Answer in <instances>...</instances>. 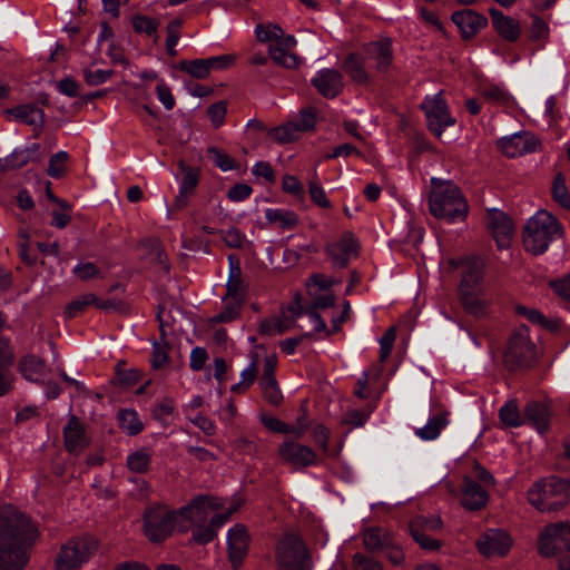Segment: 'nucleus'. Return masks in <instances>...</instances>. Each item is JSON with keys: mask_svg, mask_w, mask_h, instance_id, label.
I'll return each instance as SVG.
<instances>
[{"mask_svg": "<svg viewBox=\"0 0 570 570\" xmlns=\"http://www.w3.org/2000/svg\"><path fill=\"white\" fill-rule=\"evenodd\" d=\"M65 448L68 453L79 455L89 446V439L86 435L83 424L76 415H70L67 425L63 428Z\"/></svg>", "mask_w": 570, "mask_h": 570, "instance_id": "20", "label": "nucleus"}, {"mask_svg": "<svg viewBox=\"0 0 570 570\" xmlns=\"http://www.w3.org/2000/svg\"><path fill=\"white\" fill-rule=\"evenodd\" d=\"M325 253L334 267L344 268L352 257L357 256L356 239L352 233L345 232L338 240L326 245Z\"/></svg>", "mask_w": 570, "mask_h": 570, "instance_id": "14", "label": "nucleus"}, {"mask_svg": "<svg viewBox=\"0 0 570 570\" xmlns=\"http://www.w3.org/2000/svg\"><path fill=\"white\" fill-rule=\"evenodd\" d=\"M395 337H396L395 328L390 327L384 333V335L380 338V345H381L380 362L381 363H384L389 358V356L392 352L394 342H395Z\"/></svg>", "mask_w": 570, "mask_h": 570, "instance_id": "58", "label": "nucleus"}, {"mask_svg": "<svg viewBox=\"0 0 570 570\" xmlns=\"http://www.w3.org/2000/svg\"><path fill=\"white\" fill-rule=\"evenodd\" d=\"M269 58L278 66L294 69L299 65V58L287 49L282 48L279 43H272L268 47Z\"/></svg>", "mask_w": 570, "mask_h": 570, "instance_id": "35", "label": "nucleus"}, {"mask_svg": "<svg viewBox=\"0 0 570 570\" xmlns=\"http://www.w3.org/2000/svg\"><path fill=\"white\" fill-rule=\"evenodd\" d=\"M279 456L296 468H306L317 462L316 453L307 445L286 441L278 448Z\"/></svg>", "mask_w": 570, "mask_h": 570, "instance_id": "19", "label": "nucleus"}, {"mask_svg": "<svg viewBox=\"0 0 570 570\" xmlns=\"http://www.w3.org/2000/svg\"><path fill=\"white\" fill-rule=\"evenodd\" d=\"M540 145V140L530 132H518L498 140V147L510 158L534 153Z\"/></svg>", "mask_w": 570, "mask_h": 570, "instance_id": "13", "label": "nucleus"}, {"mask_svg": "<svg viewBox=\"0 0 570 570\" xmlns=\"http://www.w3.org/2000/svg\"><path fill=\"white\" fill-rule=\"evenodd\" d=\"M283 29L279 24L276 23H258L255 28V36L257 41L259 42H271L278 41V38H282Z\"/></svg>", "mask_w": 570, "mask_h": 570, "instance_id": "44", "label": "nucleus"}, {"mask_svg": "<svg viewBox=\"0 0 570 570\" xmlns=\"http://www.w3.org/2000/svg\"><path fill=\"white\" fill-rule=\"evenodd\" d=\"M178 67L196 79H206L210 73L206 59L183 60Z\"/></svg>", "mask_w": 570, "mask_h": 570, "instance_id": "41", "label": "nucleus"}, {"mask_svg": "<svg viewBox=\"0 0 570 570\" xmlns=\"http://www.w3.org/2000/svg\"><path fill=\"white\" fill-rule=\"evenodd\" d=\"M538 550L543 557L559 556V569L570 570V522L547 525L540 534Z\"/></svg>", "mask_w": 570, "mask_h": 570, "instance_id": "6", "label": "nucleus"}, {"mask_svg": "<svg viewBox=\"0 0 570 570\" xmlns=\"http://www.w3.org/2000/svg\"><path fill=\"white\" fill-rule=\"evenodd\" d=\"M294 326V318H289V316L286 315V311L283 309L281 316L263 320L259 324L258 333L261 335L273 336L275 334H283Z\"/></svg>", "mask_w": 570, "mask_h": 570, "instance_id": "31", "label": "nucleus"}, {"mask_svg": "<svg viewBox=\"0 0 570 570\" xmlns=\"http://www.w3.org/2000/svg\"><path fill=\"white\" fill-rule=\"evenodd\" d=\"M492 26L498 35L509 42H515L521 36V26L515 19L505 16L502 11L490 8Z\"/></svg>", "mask_w": 570, "mask_h": 570, "instance_id": "24", "label": "nucleus"}, {"mask_svg": "<svg viewBox=\"0 0 570 570\" xmlns=\"http://www.w3.org/2000/svg\"><path fill=\"white\" fill-rule=\"evenodd\" d=\"M218 508L219 505L215 502V498L200 494L193 499L189 504L177 510V512L179 519H184L197 527L205 524L209 513Z\"/></svg>", "mask_w": 570, "mask_h": 570, "instance_id": "11", "label": "nucleus"}, {"mask_svg": "<svg viewBox=\"0 0 570 570\" xmlns=\"http://www.w3.org/2000/svg\"><path fill=\"white\" fill-rule=\"evenodd\" d=\"M150 464V455L144 450H138L127 458V466L135 473L147 472Z\"/></svg>", "mask_w": 570, "mask_h": 570, "instance_id": "47", "label": "nucleus"}, {"mask_svg": "<svg viewBox=\"0 0 570 570\" xmlns=\"http://www.w3.org/2000/svg\"><path fill=\"white\" fill-rule=\"evenodd\" d=\"M448 424V412H442L433 417L429 419L426 424L423 428L416 430V435L422 440H434L436 439L442 429H444Z\"/></svg>", "mask_w": 570, "mask_h": 570, "instance_id": "34", "label": "nucleus"}, {"mask_svg": "<svg viewBox=\"0 0 570 570\" xmlns=\"http://www.w3.org/2000/svg\"><path fill=\"white\" fill-rule=\"evenodd\" d=\"M265 216L271 225L283 230H293L298 225V216L292 210L268 208Z\"/></svg>", "mask_w": 570, "mask_h": 570, "instance_id": "32", "label": "nucleus"}, {"mask_svg": "<svg viewBox=\"0 0 570 570\" xmlns=\"http://www.w3.org/2000/svg\"><path fill=\"white\" fill-rule=\"evenodd\" d=\"M68 158L69 155L67 151H58L57 154L52 155L49 159L47 174L52 178L62 177L67 171L65 164L68 160Z\"/></svg>", "mask_w": 570, "mask_h": 570, "instance_id": "49", "label": "nucleus"}, {"mask_svg": "<svg viewBox=\"0 0 570 570\" xmlns=\"http://www.w3.org/2000/svg\"><path fill=\"white\" fill-rule=\"evenodd\" d=\"M365 58L362 53L351 52L343 62V70L358 85H367L370 75L365 69Z\"/></svg>", "mask_w": 570, "mask_h": 570, "instance_id": "30", "label": "nucleus"}, {"mask_svg": "<svg viewBox=\"0 0 570 570\" xmlns=\"http://www.w3.org/2000/svg\"><path fill=\"white\" fill-rule=\"evenodd\" d=\"M169 350H170V344L153 342V351H151L150 362H151V367L154 370H159L168 363Z\"/></svg>", "mask_w": 570, "mask_h": 570, "instance_id": "53", "label": "nucleus"}, {"mask_svg": "<svg viewBox=\"0 0 570 570\" xmlns=\"http://www.w3.org/2000/svg\"><path fill=\"white\" fill-rule=\"evenodd\" d=\"M317 92L327 99L337 97L344 87L343 75L335 69H322L311 80Z\"/></svg>", "mask_w": 570, "mask_h": 570, "instance_id": "21", "label": "nucleus"}, {"mask_svg": "<svg viewBox=\"0 0 570 570\" xmlns=\"http://www.w3.org/2000/svg\"><path fill=\"white\" fill-rule=\"evenodd\" d=\"M257 375V362L256 358L252 361L247 368H245L240 376L242 381L234 384L230 391L234 393H244L255 381Z\"/></svg>", "mask_w": 570, "mask_h": 570, "instance_id": "50", "label": "nucleus"}, {"mask_svg": "<svg viewBox=\"0 0 570 570\" xmlns=\"http://www.w3.org/2000/svg\"><path fill=\"white\" fill-rule=\"evenodd\" d=\"M429 130L440 138L446 127L455 125V118L451 116L450 108L442 96V91L433 97H426L421 104Z\"/></svg>", "mask_w": 570, "mask_h": 570, "instance_id": "9", "label": "nucleus"}, {"mask_svg": "<svg viewBox=\"0 0 570 570\" xmlns=\"http://www.w3.org/2000/svg\"><path fill=\"white\" fill-rule=\"evenodd\" d=\"M94 302H96V295L88 293L82 295L81 297L70 302L66 308V314L68 317H77L80 315L85 309L91 305Z\"/></svg>", "mask_w": 570, "mask_h": 570, "instance_id": "52", "label": "nucleus"}, {"mask_svg": "<svg viewBox=\"0 0 570 570\" xmlns=\"http://www.w3.org/2000/svg\"><path fill=\"white\" fill-rule=\"evenodd\" d=\"M489 500L487 491L473 479L465 476L462 484L463 508L470 511H479L485 507Z\"/></svg>", "mask_w": 570, "mask_h": 570, "instance_id": "25", "label": "nucleus"}, {"mask_svg": "<svg viewBox=\"0 0 570 570\" xmlns=\"http://www.w3.org/2000/svg\"><path fill=\"white\" fill-rule=\"evenodd\" d=\"M226 302L223 311L216 316L218 322L227 323L235 320L239 315L242 303L244 299L224 298Z\"/></svg>", "mask_w": 570, "mask_h": 570, "instance_id": "55", "label": "nucleus"}, {"mask_svg": "<svg viewBox=\"0 0 570 570\" xmlns=\"http://www.w3.org/2000/svg\"><path fill=\"white\" fill-rule=\"evenodd\" d=\"M118 421L120 428L126 431L129 435H136L141 432L142 423L138 419L136 411L134 410H121L118 413Z\"/></svg>", "mask_w": 570, "mask_h": 570, "instance_id": "39", "label": "nucleus"}, {"mask_svg": "<svg viewBox=\"0 0 570 570\" xmlns=\"http://www.w3.org/2000/svg\"><path fill=\"white\" fill-rule=\"evenodd\" d=\"M283 191L291 194L295 197L303 198L304 187L303 184L293 175H285L282 180Z\"/></svg>", "mask_w": 570, "mask_h": 570, "instance_id": "61", "label": "nucleus"}, {"mask_svg": "<svg viewBox=\"0 0 570 570\" xmlns=\"http://www.w3.org/2000/svg\"><path fill=\"white\" fill-rule=\"evenodd\" d=\"M259 386L263 391V395H264L265 400L269 404H272L274 406H278L282 403L283 395L281 393L277 382L259 384Z\"/></svg>", "mask_w": 570, "mask_h": 570, "instance_id": "62", "label": "nucleus"}, {"mask_svg": "<svg viewBox=\"0 0 570 570\" xmlns=\"http://www.w3.org/2000/svg\"><path fill=\"white\" fill-rule=\"evenodd\" d=\"M528 501L541 512L558 511L570 500V482L556 475L535 481L528 490Z\"/></svg>", "mask_w": 570, "mask_h": 570, "instance_id": "3", "label": "nucleus"}, {"mask_svg": "<svg viewBox=\"0 0 570 570\" xmlns=\"http://www.w3.org/2000/svg\"><path fill=\"white\" fill-rule=\"evenodd\" d=\"M515 313L518 315L524 316L528 321L533 324H539L544 328L552 330V322L546 318V316L538 309L528 308L523 305L515 306Z\"/></svg>", "mask_w": 570, "mask_h": 570, "instance_id": "51", "label": "nucleus"}, {"mask_svg": "<svg viewBox=\"0 0 570 570\" xmlns=\"http://www.w3.org/2000/svg\"><path fill=\"white\" fill-rule=\"evenodd\" d=\"M353 563L356 570H382L379 561L358 552L353 556Z\"/></svg>", "mask_w": 570, "mask_h": 570, "instance_id": "64", "label": "nucleus"}, {"mask_svg": "<svg viewBox=\"0 0 570 570\" xmlns=\"http://www.w3.org/2000/svg\"><path fill=\"white\" fill-rule=\"evenodd\" d=\"M39 149H40L39 144H32L31 146H29L24 149L14 150L7 158V164L11 168H21L24 165H27L29 161H32L37 158Z\"/></svg>", "mask_w": 570, "mask_h": 570, "instance_id": "37", "label": "nucleus"}, {"mask_svg": "<svg viewBox=\"0 0 570 570\" xmlns=\"http://www.w3.org/2000/svg\"><path fill=\"white\" fill-rule=\"evenodd\" d=\"M460 302L464 311L474 316L482 317L487 314L490 301L483 297L482 289L459 292Z\"/></svg>", "mask_w": 570, "mask_h": 570, "instance_id": "29", "label": "nucleus"}, {"mask_svg": "<svg viewBox=\"0 0 570 570\" xmlns=\"http://www.w3.org/2000/svg\"><path fill=\"white\" fill-rule=\"evenodd\" d=\"M208 67L212 70H224L235 65L236 55L227 53L216 57H209L206 59Z\"/></svg>", "mask_w": 570, "mask_h": 570, "instance_id": "63", "label": "nucleus"}, {"mask_svg": "<svg viewBox=\"0 0 570 570\" xmlns=\"http://www.w3.org/2000/svg\"><path fill=\"white\" fill-rule=\"evenodd\" d=\"M458 266L462 267L459 292L482 289L481 281L483 278L485 263L481 257H464L459 262Z\"/></svg>", "mask_w": 570, "mask_h": 570, "instance_id": "18", "label": "nucleus"}, {"mask_svg": "<svg viewBox=\"0 0 570 570\" xmlns=\"http://www.w3.org/2000/svg\"><path fill=\"white\" fill-rule=\"evenodd\" d=\"M229 276L226 284V298L244 299L246 295V285L242 277L239 258L236 255H229Z\"/></svg>", "mask_w": 570, "mask_h": 570, "instance_id": "27", "label": "nucleus"}, {"mask_svg": "<svg viewBox=\"0 0 570 570\" xmlns=\"http://www.w3.org/2000/svg\"><path fill=\"white\" fill-rule=\"evenodd\" d=\"M96 544L87 540H70L63 546L56 561L57 570H71L86 562L94 551Z\"/></svg>", "mask_w": 570, "mask_h": 570, "instance_id": "10", "label": "nucleus"}, {"mask_svg": "<svg viewBox=\"0 0 570 570\" xmlns=\"http://www.w3.org/2000/svg\"><path fill=\"white\" fill-rule=\"evenodd\" d=\"M159 22L147 16H136L132 18V28L138 33L153 36L156 33Z\"/></svg>", "mask_w": 570, "mask_h": 570, "instance_id": "56", "label": "nucleus"}, {"mask_svg": "<svg viewBox=\"0 0 570 570\" xmlns=\"http://www.w3.org/2000/svg\"><path fill=\"white\" fill-rule=\"evenodd\" d=\"M114 75V70L98 69V70H83V78L89 86H98L106 82Z\"/></svg>", "mask_w": 570, "mask_h": 570, "instance_id": "59", "label": "nucleus"}, {"mask_svg": "<svg viewBox=\"0 0 570 570\" xmlns=\"http://www.w3.org/2000/svg\"><path fill=\"white\" fill-rule=\"evenodd\" d=\"M276 559L282 570H311L312 559L303 539L295 533H286L278 541Z\"/></svg>", "mask_w": 570, "mask_h": 570, "instance_id": "8", "label": "nucleus"}, {"mask_svg": "<svg viewBox=\"0 0 570 570\" xmlns=\"http://www.w3.org/2000/svg\"><path fill=\"white\" fill-rule=\"evenodd\" d=\"M531 18L532 22L529 28V39L534 42H547L550 33L548 22L537 14H532Z\"/></svg>", "mask_w": 570, "mask_h": 570, "instance_id": "45", "label": "nucleus"}, {"mask_svg": "<svg viewBox=\"0 0 570 570\" xmlns=\"http://www.w3.org/2000/svg\"><path fill=\"white\" fill-rule=\"evenodd\" d=\"M13 353L8 340L0 337V396L11 390V382L4 371L12 364Z\"/></svg>", "mask_w": 570, "mask_h": 570, "instance_id": "33", "label": "nucleus"}, {"mask_svg": "<svg viewBox=\"0 0 570 570\" xmlns=\"http://www.w3.org/2000/svg\"><path fill=\"white\" fill-rule=\"evenodd\" d=\"M524 424H530L540 433L549 430L551 403L549 401H530L523 409Z\"/></svg>", "mask_w": 570, "mask_h": 570, "instance_id": "23", "label": "nucleus"}, {"mask_svg": "<svg viewBox=\"0 0 570 570\" xmlns=\"http://www.w3.org/2000/svg\"><path fill=\"white\" fill-rule=\"evenodd\" d=\"M499 417L503 424L517 428L524 424V415L520 414L515 400L508 401L499 411Z\"/></svg>", "mask_w": 570, "mask_h": 570, "instance_id": "36", "label": "nucleus"}, {"mask_svg": "<svg viewBox=\"0 0 570 570\" xmlns=\"http://www.w3.org/2000/svg\"><path fill=\"white\" fill-rule=\"evenodd\" d=\"M249 534L245 525L235 524L227 534L228 560L233 569H238L248 553Z\"/></svg>", "mask_w": 570, "mask_h": 570, "instance_id": "15", "label": "nucleus"}, {"mask_svg": "<svg viewBox=\"0 0 570 570\" xmlns=\"http://www.w3.org/2000/svg\"><path fill=\"white\" fill-rule=\"evenodd\" d=\"M476 547L485 557H503L511 548V538L501 530H491L478 541Z\"/></svg>", "mask_w": 570, "mask_h": 570, "instance_id": "22", "label": "nucleus"}, {"mask_svg": "<svg viewBox=\"0 0 570 570\" xmlns=\"http://www.w3.org/2000/svg\"><path fill=\"white\" fill-rule=\"evenodd\" d=\"M301 131L294 121H289L269 130V136L279 144H288L298 139Z\"/></svg>", "mask_w": 570, "mask_h": 570, "instance_id": "38", "label": "nucleus"}, {"mask_svg": "<svg viewBox=\"0 0 570 570\" xmlns=\"http://www.w3.org/2000/svg\"><path fill=\"white\" fill-rule=\"evenodd\" d=\"M178 166L184 174L180 180L179 189L194 194V190L199 181V170L186 165L184 160H180Z\"/></svg>", "mask_w": 570, "mask_h": 570, "instance_id": "43", "label": "nucleus"}, {"mask_svg": "<svg viewBox=\"0 0 570 570\" xmlns=\"http://www.w3.org/2000/svg\"><path fill=\"white\" fill-rule=\"evenodd\" d=\"M432 189L429 208L436 218L448 222L464 220L469 214V205L461 189L452 180L431 179Z\"/></svg>", "mask_w": 570, "mask_h": 570, "instance_id": "2", "label": "nucleus"}, {"mask_svg": "<svg viewBox=\"0 0 570 570\" xmlns=\"http://www.w3.org/2000/svg\"><path fill=\"white\" fill-rule=\"evenodd\" d=\"M364 547L370 551H376L387 547V538L382 534L380 528H371L363 537Z\"/></svg>", "mask_w": 570, "mask_h": 570, "instance_id": "46", "label": "nucleus"}, {"mask_svg": "<svg viewBox=\"0 0 570 570\" xmlns=\"http://www.w3.org/2000/svg\"><path fill=\"white\" fill-rule=\"evenodd\" d=\"M18 371L26 380L41 383L46 372L49 370L43 358L28 354L19 360Z\"/></svg>", "mask_w": 570, "mask_h": 570, "instance_id": "28", "label": "nucleus"}, {"mask_svg": "<svg viewBox=\"0 0 570 570\" xmlns=\"http://www.w3.org/2000/svg\"><path fill=\"white\" fill-rule=\"evenodd\" d=\"M39 531L32 520L11 504L0 505V570H23Z\"/></svg>", "mask_w": 570, "mask_h": 570, "instance_id": "1", "label": "nucleus"}, {"mask_svg": "<svg viewBox=\"0 0 570 570\" xmlns=\"http://www.w3.org/2000/svg\"><path fill=\"white\" fill-rule=\"evenodd\" d=\"M6 114L11 115L17 121L41 130L46 122L45 111L35 104H23L7 109Z\"/></svg>", "mask_w": 570, "mask_h": 570, "instance_id": "26", "label": "nucleus"}, {"mask_svg": "<svg viewBox=\"0 0 570 570\" xmlns=\"http://www.w3.org/2000/svg\"><path fill=\"white\" fill-rule=\"evenodd\" d=\"M488 227L500 249H504L510 246L513 235V222L504 212L495 208L489 209Z\"/></svg>", "mask_w": 570, "mask_h": 570, "instance_id": "17", "label": "nucleus"}, {"mask_svg": "<svg viewBox=\"0 0 570 570\" xmlns=\"http://www.w3.org/2000/svg\"><path fill=\"white\" fill-rule=\"evenodd\" d=\"M552 198L562 208H570V195L566 185V178L562 173H558L552 181Z\"/></svg>", "mask_w": 570, "mask_h": 570, "instance_id": "40", "label": "nucleus"}, {"mask_svg": "<svg viewBox=\"0 0 570 570\" xmlns=\"http://www.w3.org/2000/svg\"><path fill=\"white\" fill-rule=\"evenodd\" d=\"M175 528L186 532L187 525L179 523L178 512L169 511L165 507L154 505L145 509L144 532L153 543H160L171 535Z\"/></svg>", "mask_w": 570, "mask_h": 570, "instance_id": "7", "label": "nucleus"}, {"mask_svg": "<svg viewBox=\"0 0 570 570\" xmlns=\"http://www.w3.org/2000/svg\"><path fill=\"white\" fill-rule=\"evenodd\" d=\"M308 191H309L311 199L317 206H320L322 208L331 207V202L328 200V198L325 194V190L318 183H316L315 180H311L308 183Z\"/></svg>", "mask_w": 570, "mask_h": 570, "instance_id": "57", "label": "nucleus"}, {"mask_svg": "<svg viewBox=\"0 0 570 570\" xmlns=\"http://www.w3.org/2000/svg\"><path fill=\"white\" fill-rule=\"evenodd\" d=\"M124 361H120L116 365V381L119 385L131 387L136 385L142 377V374L137 368H124Z\"/></svg>", "mask_w": 570, "mask_h": 570, "instance_id": "42", "label": "nucleus"}, {"mask_svg": "<svg viewBox=\"0 0 570 570\" xmlns=\"http://www.w3.org/2000/svg\"><path fill=\"white\" fill-rule=\"evenodd\" d=\"M562 232V226L554 216L547 210H539L524 226L523 246L533 255L543 254L556 237H561Z\"/></svg>", "mask_w": 570, "mask_h": 570, "instance_id": "4", "label": "nucleus"}, {"mask_svg": "<svg viewBox=\"0 0 570 570\" xmlns=\"http://www.w3.org/2000/svg\"><path fill=\"white\" fill-rule=\"evenodd\" d=\"M529 332L527 325H520L510 335L503 353V363L509 371L530 368L534 364L538 351Z\"/></svg>", "mask_w": 570, "mask_h": 570, "instance_id": "5", "label": "nucleus"}, {"mask_svg": "<svg viewBox=\"0 0 570 570\" xmlns=\"http://www.w3.org/2000/svg\"><path fill=\"white\" fill-rule=\"evenodd\" d=\"M207 153L212 157L214 164L223 171L236 168L235 160L222 149L217 147H209Z\"/></svg>", "mask_w": 570, "mask_h": 570, "instance_id": "54", "label": "nucleus"}, {"mask_svg": "<svg viewBox=\"0 0 570 570\" xmlns=\"http://www.w3.org/2000/svg\"><path fill=\"white\" fill-rule=\"evenodd\" d=\"M451 20L458 27L461 37L464 40L474 38L482 29L488 26L487 17L472 9L454 11L451 14Z\"/></svg>", "mask_w": 570, "mask_h": 570, "instance_id": "16", "label": "nucleus"}, {"mask_svg": "<svg viewBox=\"0 0 570 570\" xmlns=\"http://www.w3.org/2000/svg\"><path fill=\"white\" fill-rule=\"evenodd\" d=\"M365 61H372L379 73H385L393 63L392 41L389 38L368 42L363 47Z\"/></svg>", "mask_w": 570, "mask_h": 570, "instance_id": "12", "label": "nucleus"}, {"mask_svg": "<svg viewBox=\"0 0 570 570\" xmlns=\"http://www.w3.org/2000/svg\"><path fill=\"white\" fill-rule=\"evenodd\" d=\"M294 124L296 125V127H298V130L301 132H306L314 129L316 124L315 109L312 107L303 109L301 111L299 119L297 121H294Z\"/></svg>", "mask_w": 570, "mask_h": 570, "instance_id": "60", "label": "nucleus"}, {"mask_svg": "<svg viewBox=\"0 0 570 570\" xmlns=\"http://www.w3.org/2000/svg\"><path fill=\"white\" fill-rule=\"evenodd\" d=\"M410 531H421L424 532L426 530L429 531H435L440 530L442 528V520L440 517H431L426 518L423 515L415 517L410 523H409Z\"/></svg>", "mask_w": 570, "mask_h": 570, "instance_id": "48", "label": "nucleus"}]
</instances>
